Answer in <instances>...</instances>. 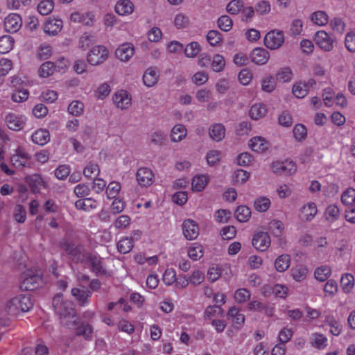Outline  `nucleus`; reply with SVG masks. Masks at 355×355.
I'll return each instance as SVG.
<instances>
[{"mask_svg":"<svg viewBox=\"0 0 355 355\" xmlns=\"http://www.w3.org/2000/svg\"><path fill=\"white\" fill-rule=\"evenodd\" d=\"M55 313L61 320V322L65 326H70L71 320L76 318V311L73 304L69 300H64L62 293L56 294L52 302Z\"/></svg>","mask_w":355,"mask_h":355,"instance_id":"nucleus-1","label":"nucleus"},{"mask_svg":"<svg viewBox=\"0 0 355 355\" xmlns=\"http://www.w3.org/2000/svg\"><path fill=\"white\" fill-rule=\"evenodd\" d=\"M60 248L67 254L68 258L75 263H85L89 251L82 245H76L66 239L59 242Z\"/></svg>","mask_w":355,"mask_h":355,"instance_id":"nucleus-2","label":"nucleus"},{"mask_svg":"<svg viewBox=\"0 0 355 355\" xmlns=\"http://www.w3.org/2000/svg\"><path fill=\"white\" fill-rule=\"evenodd\" d=\"M108 58V50L105 46H94L87 53V60L91 65H98L103 63Z\"/></svg>","mask_w":355,"mask_h":355,"instance_id":"nucleus-3","label":"nucleus"},{"mask_svg":"<svg viewBox=\"0 0 355 355\" xmlns=\"http://www.w3.org/2000/svg\"><path fill=\"white\" fill-rule=\"evenodd\" d=\"M83 263L86 264L90 270L97 275H107V274L103 263L102 259L96 253H91L89 252L85 258V261Z\"/></svg>","mask_w":355,"mask_h":355,"instance_id":"nucleus-4","label":"nucleus"},{"mask_svg":"<svg viewBox=\"0 0 355 355\" xmlns=\"http://www.w3.org/2000/svg\"><path fill=\"white\" fill-rule=\"evenodd\" d=\"M11 162L15 167L31 168L33 162L31 156L23 148L19 147L11 157Z\"/></svg>","mask_w":355,"mask_h":355,"instance_id":"nucleus-5","label":"nucleus"},{"mask_svg":"<svg viewBox=\"0 0 355 355\" xmlns=\"http://www.w3.org/2000/svg\"><path fill=\"white\" fill-rule=\"evenodd\" d=\"M272 171L281 175H291L297 171V166L294 162L286 159L283 162L276 161L272 164Z\"/></svg>","mask_w":355,"mask_h":355,"instance_id":"nucleus-6","label":"nucleus"},{"mask_svg":"<svg viewBox=\"0 0 355 355\" xmlns=\"http://www.w3.org/2000/svg\"><path fill=\"white\" fill-rule=\"evenodd\" d=\"M284 42V33L282 31L273 30L268 32L264 38V44L271 50L280 48Z\"/></svg>","mask_w":355,"mask_h":355,"instance_id":"nucleus-7","label":"nucleus"},{"mask_svg":"<svg viewBox=\"0 0 355 355\" xmlns=\"http://www.w3.org/2000/svg\"><path fill=\"white\" fill-rule=\"evenodd\" d=\"M22 26V19L19 15L11 13L4 20L6 31L10 33H17Z\"/></svg>","mask_w":355,"mask_h":355,"instance_id":"nucleus-8","label":"nucleus"},{"mask_svg":"<svg viewBox=\"0 0 355 355\" xmlns=\"http://www.w3.org/2000/svg\"><path fill=\"white\" fill-rule=\"evenodd\" d=\"M252 245L258 250L265 252L270 245V238L268 233L259 232L254 235Z\"/></svg>","mask_w":355,"mask_h":355,"instance_id":"nucleus-9","label":"nucleus"},{"mask_svg":"<svg viewBox=\"0 0 355 355\" xmlns=\"http://www.w3.org/2000/svg\"><path fill=\"white\" fill-rule=\"evenodd\" d=\"M136 179L141 187H149L154 182L153 171L146 167L139 168L136 173Z\"/></svg>","mask_w":355,"mask_h":355,"instance_id":"nucleus-10","label":"nucleus"},{"mask_svg":"<svg viewBox=\"0 0 355 355\" xmlns=\"http://www.w3.org/2000/svg\"><path fill=\"white\" fill-rule=\"evenodd\" d=\"M75 327L76 334L78 336H83L86 340H92L93 338V327L88 323L78 322L76 319L71 320L69 327Z\"/></svg>","mask_w":355,"mask_h":355,"instance_id":"nucleus-11","label":"nucleus"},{"mask_svg":"<svg viewBox=\"0 0 355 355\" xmlns=\"http://www.w3.org/2000/svg\"><path fill=\"white\" fill-rule=\"evenodd\" d=\"M315 40L319 46L326 51H330L334 48V40L325 31H318Z\"/></svg>","mask_w":355,"mask_h":355,"instance_id":"nucleus-12","label":"nucleus"},{"mask_svg":"<svg viewBox=\"0 0 355 355\" xmlns=\"http://www.w3.org/2000/svg\"><path fill=\"white\" fill-rule=\"evenodd\" d=\"M182 228L184 237L188 240L196 239L199 234L198 225L191 219L185 220L182 225Z\"/></svg>","mask_w":355,"mask_h":355,"instance_id":"nucleus-13","label":"nucleus"},{"mask_svg":"<svg viewBox=\"0 0 355 355\" xmlns=\"http://www.w3.org/2000/svg\"><path fill=\"white\" fill-rule=\"evenodd\" d=\"M63 27L61 19L49 17L44 24V31L49 35L55 36L58 34Z\"/></svg>","mask_w":355,"mask_h":355,"instance_id":"nucleus-14","label":"nucleus"},{"mask_svg":"<svg viewBox=\"0 0 355 355\" xmlns=\"http://www.w3.org/2000/svg\"><path fill=\"white\" fill-rule=\"evenodd\" d=\"M26 182L34 193H40L41 189L47 187V183L40 175L37 173L26 177Z\"/></svg>","mask_w":355,"mask_h":355,"instance_id":"nucleus-15","label":"nucleus"},{"mask_svg":"<svg viewBox=\"0 0 355 355\" xmlns=\"http://www.w3.org/2000/svg\"><path fill=\"white\" fill-rule=\"evenodd\" d=\"M134 53L135 47L131 43H124L120 45L115 51L116 56L123 62L128 61Z\"/></svg>","mask_w":355,"mask_h":355,"instance_id":"nucleus-16","label":"nucleus"},{"mask_svg":"<svg viewBox=\"0 0 355 355\" xmlns=\"http://www.w3.org/2000/svg\"><path fill=\"white\" fill-rule=\"evenodd\" d=\"M42 283V279L40 275H28L24 277L20 284L22 290L33 291L37 288Z\"/></svg>","mask_w":355,"mask_h":355,"instance_id":"nucleus-17","label":"nucleus"},{"mask_svg":"<svg viewBox=\"0 0 355 355\" xmlns=\"http://www.w3.org/2000/svg\"><path fill=\"white\" fill-rule=\"evenodd\" d=\"M7 126L10 130L19 131L21 130L24 125L25 121L22 116H18L13 113H9L5 118Z\"/></svg>","mask_w":355,"mask_h":355,"instance_id":"nucleus-18","label":"nucleus"},{"mask_svg":"<svg viewBox=\"0 0 355 355\" xmlns=\"http://www.w3.org/2000/svg\"><path fill=\"white\" fill-rule=\"evenodd\" d=\"M252 62L258 65L266 64L269 59V53L263 48H255L250 53Z\"/></svg>","mask_w":355,"mask_h":355,"instance_id":"nucleus-19","label":"nucleus"},{"mask_svg":"<svg viewBox=\"0 0 355 355\" xmlns=\"http://www.w3.org/2000/svg\"><path fill=\"white\" fill-rule=\"evenodd\" d=\"M71 295L76 299L80 306L88 304V299L92 296V292L87 288H73L71 289Z\"/></svg>","mask_w":355,"mask_h":355,"instance_id":"nucleus-20","label":"nucleus"},{"mask_svg":"<svg viewBox=\"0 0 355 355\" xmlns=\"http://www.w3.org/2000/svg\"><path fill=\"white\" fill-rule=\"evenodd\" d=\"M225 126L220 123L212 124L209 128V135L214 141H222L225 137Z\"/></svg>","mask_w":355,"mask_h":355,"instance_id":"nucleus-21","label":"nucleus"},{"mask_svg":"<svg viewBox=\"0 0 355 355\" xmlns=\"http://www.w3.org/2000/svg\"><path fill=\"white\" fill-rule=\"evenodd\" d=\"M113 101L117 107L127 109L131 105V98L125 91H120L114 94Z\"/></svg>","mask_w":355,"mask_h":355,"instance_id":"nucleus-22","label":"nucleus"},{"mask_svg":"<svg viewBox=\"0 0 355 355\" xmlns=\"http://www.w3.org/2000/svg\"><path fill=\"white\" fill-rule=\"evenodd\" d=\"M250 148L257 153H263L269 146L268 142L262 137H254L249 141Z\"/></svg>","mask_w":355,"mask_h":355,"instance_id":"nucleus-23","label":"nucleus"},{"mask_svg":"<svg viewBox=\"0 0 355 355\" xmlns=\"http://www.w3.org/2000/svg\"><path fill=\"white\" fill-rule=\"evenodd\" d=\"M187 130L182 124H177L173 126L171 132V139L173 142H178L185 138Z\"/></svg>","mask_w":355,"mask_h":355,"instance_id":"nucleus-24","label":"nucleus"},{"mask_svg":"<svg viewBox=\"0 0 355 355\" xmlns=\"http://www.w3.org/2000/svg\"><path fill=\"white\" fill-rule=\"evenodd\" d=\"M75 207L78 209L89 211L97 207V202L93 198H86L77 200Z\"/></svg>","mask_w":355,"mask_h":355,"instance_id":"nucleus-25","label":"nucleus"},{"mask_svg":"<svg viewBox=\"0 0 355 355\" xmlns=\"http://www.w3.org/2000/svg\"><path fill=\"white\" fill-rule=\"evenodd\" d=\"M50 140L49 132L45 129H40L32 135V141L40 146L47 144Z\"/></svg>","mask_w":355,"mask_h":355,"instance_id":"nucleus-26","label":"nucleus"},{"mask_svg":"<svg viewBox=\"0 0 355 355\" xmlns=\"http://www.w3.org/2000/svg\"><path fill=\"white\" fill-rule=\"evenodd\" d=\"M133 10V3L129 0L120 1L115 6L116 12L120 15L131 14Z\"/></svg>","mask_w":355,"mask_h":355,"instance_id":"nucleus-27","label":"nucleus"},{"mask_svg":"<svg viewBox=\"0 0 355 355\" xmlns=\"http://www.w3.org/2000/svg\"><path fill=\"white\" fill-rule=\"evenodd\" d=\"M290 264L291 258L288 254H282L275 261V269L279 272L286 271L289 268Z\"/></svg>","mask_w":355,"mask_h":355,"instance_id":"nucleus-28","label":"nucleus"},{"mask_svg":"<svg viewBox=\"0 0 355 355\" xmlns=\"http://www.w3.org/2000/svg\"><path fill=\"white\" fill-rule=\"evenodd\" d=\"M208 176L199 175L195 176L191 182L192 189L196 191H201L208 183Z\"/></svg>","mask_w":355,"mask_h":355,"instance_id":"nucleus-29","label":"nucleus"},{"mask_svg":"<svg viewBox=\"0 0 355 355\" xmlns=\"http://www.w3.org/2000/svg\"><path fill=\"white\" fill-rule=\"evenodd\" d=\"M14 39L10 35L0 37V53L5 54L11 51L14 45Z\"/></svg>","mask_w":355,"mask_h":355,"instance_id":"nucleus-30","label":"nucleus"},{"mask_svg":"<svg viewBox=\"0 0 355 355\" xmlns=\"http://www.w3.org/2000/svg\"><path fill=\"white\" fill-rule=\"evenodd\" d=\"M17 297H14L7 301L5 305V311L11 315H17L20 313Z\"/></svg>","mask_w":355,"mask_h":355,"instance_id":"nucleus-31","label":"nucleus"},{"mask_svg":"<svg viewBox=\"0 0 355 355\" xmlns=\"http://www.w3.org/2000/svg\"><path fill=\"white\" fill-rule=\"evenodd\" d=\"M19 302L20 312H26L32 309L33 303L29 295H19L17 296Z\"/></svg>","mask_w":355,"mask_h":355,"instance_id":"nucleus-32","label":"nucleus"},{"mask_svg":"<svg viewBox=\"0 0 355 355\" xmlns=\"http://www.w3.org/2000/svg\"><path fill=\"white\" fill-rule=\"evenodd\" d=\"M55 70L53 62L47 61L44 62L38 69V74L40 77L46 78L51 76Z\"/></svg>","mask_w":355,"mask_h":355,"instance_id":"nucleus-33","label":"nucleus"},{"mask_svg":"<svg viewBox=\"0 0 355 355\" xmlns=\"http://www.w3.org/2000/svg\"><path fill=\"white\" fill-rule=\"evenodd\" d=\"M143 81L148 87L153 86L157 82L156 71L153 68L148 69L143 76Z\"/></svg>","mask_w":355,"mask_h":355,"instance_id":"nucleus-34","label":"nucleus"},{"mask_svg":"<svg viewBox=\"0 0 355 355\" xmlns=\"http://www.w3.org/2000/svg\"><path fill=\"white\" fill-rule=\"evenodd\" d=\"M341 202L346 206L355 205V189L353 188L347 189L341 196Z\"/></svg>","mask_w":355,"mask_h":355,"instance_id":"nucleus-35","label":"nucleus"},{"mask_svg":"<svg viewBox=\"0 0 355 355\" xmlns=\"http://www.w3.org/2000/svg\"><path fill=\"white\" fill-rule=\"evenodd\" d=\"M302 217L306 220H311L317 213L316 205L311 202L304 205L302 209Z\"/></svg>","mask_w":355,"mask_h":355,"instance_id":"nucleus-36","label":"nucleus"},{"mask_svg":"<svg viewBox=\"0 0 355 355\" xmlns=\"http://www.w3.org/2000/svg\"><path fill=\"white\" fill-rule=\"evenodd\" d=\"M267 110L266 105L263 104H255L250 110V115L252 119L257 120L265 116Z\"/></svg>","mask_w":355,"mask_h":355,"instance_id":"nucleus-37","label":"nucleus"},{"mask_svg":"<svg viewBox=\"0 0 355 355\" xmlns=\"http://www.w3.org/2000/svg\"><path fill=\"white\" fill-rule=\"evenodd\" d=\"M251 215L250 208L246 206H239L235 211V217L238 221L243 223L248 220Z\"/></svg>","mask_w":355,"mask_h":355,"instance_id":"nucleus-38","label":"nucleus"},{"mask_svg":"<svg viewBox=\"0 0 355 355\" xmlns=\"http://www.w3.org/2000/svg\"><path fill=\"white\" fill-rule=\"evenodd\" d=\"M54 8V2L53 0H43L37 5V10L42 15H47L52 12Z\"/></svg>","mask_w":355,"mask_h":355,"instance_id":"nucleus-39","label":"nucleus"},{"mask_svg":"<svg viewBox=\"0 0 355 355\" xmlns=\"http://www.w3.org/2000/svg\"><path fill=\"white\" fill-rule=\"evenodd\" d=\"M308 270L306 267L299 266L291 270V276L297 282H302L306 278Z\"/></svg>","mask_w":355,"mask_h":355,"instance_id":"nucleus-40","label":"nucleus"},{"mask_svg":"<svg viewBox=\"0 0 355 355\" xmlns=\"http://www.w3.org/2000/svg\"><path fill=\"white\" fill-rule=\"evenodd\" d=\"M269 230L273 236L278 237L283 234L284 227L282 221L274 219L269 223Z\"/></svg>","mask_w":355,"mask_h":355,"instance_id":"nucleus-41","label":"nucleus"},{"mask_svg":"<svg viewBox=\"0 0 355 355\" xmlns=\"http://www.w3.org/2000/svg\"><path fill=\"white\" fill-rule=\"evenodd\" d=\"M201 50L200 45L197 42L189 43L184 49V54L187 58L196 57Z\"/></svg>","mask_w":355,"mask_h":355,"instance_id":"nucleus-42","label":"nucleus"},{"mask_svg":"<svg viewBox=\"0 0 355 355\" xmlns=\"http://www.w3.org/2000/svg\"><path fill=\"white\" fill-rule=\"evenodd\" d=\"M133 248V243L128 237L121 239L117 243V249L119 252L127 254L131 251Z\"/></svg>","mask_w":355,"mask_h":355,"instance_id":"nucleus-43","label":"nucleus"},{"mask_svg":"<svg viewBox=\"0 0 355 355\" xmlns=\"http://www.w3.org/2000/svg\"><path fill=\"white\" fill-rule=\"evenodd\" d=\"M270 205V200L266 197H259L254 201V206L257 211L259 212L266 211Z\"/></svg>","mask_w":355,"mask_h":355,"instance_id":"nucleus-44","label":"nucleus"},{"mask_svg":"<svg viewBox=\"0 0 355 355\" xmlns=\"http://www.w3.org/2000/svg\"><path fill=\"white\" fill-rule=\"evenodd\" d=\"M311 20L318 26H324L328 23L327 14L324 11H317L311 15Z\"/></svg>","mask_w":355,"mask_h":355,"instance_id":"nucleus-45","label":"nucleus"},{"mask_svg":"<svg viewBox=\"0 0 355 355\" xmlns=\"http://www.w3.org/2000/svg\"><path fill=\"white\" fill-rule=\"evenodd\" d=\"M293 94L299 98H304L308 94V85L306 83H298L293 87Z\"/></svg>","mask_w":355,"mask_h":355,"instance_id":"nucleus-46","label":"nucleus"},{"mask_svg":"<svg viewBox=\"0 0 355 355\" xmlns=\"http://www.w3.org/2000/svg\"><path fill=\"white\" fill-rule=\"evenodd\" d=\"M167 139L166 135L160 130L153 132L150 135V144L156 146L164 145Z\"/></svg>","mask_w":355,"mask_h":355,"instance_id":"nucleus-47","label":"nucleus"},{"mask_svg":"<svg viewBox=\"0 0 355 355\" xmlns=\"http://www.w3.org/2000/svg\"><path fill=\"white\" fill-rule=\"evenodd\" d=\"M331 268L328 266H322L315 270V277L320 282H324L331 275Z\"/></svg>","mask_w":355,"mask_h":355,"instance_id":"nucleus-48","label":"nucleus"},{"mask_svg":"<svg viewBox=\"0 0 355 355\" xmlns=\"http://www.w3.org/2000/svg\"><path fill=\"white\" fill-rule=\"evenodd\" d=\"M100 173V168L97 164L89 162L84 168L83 174L87 178L97 177Z\"/></svg>","mask_w":355,"mask_h":355,"instance_id":"nucleus-49","label":"nucleus"},{"mask_svg":"<svg viewBox=\"0 0 355 355\" xmlns=\"http://www.w3.org/2000/svg\"><path fill=\"white\" fill-rule=\"evenodd\" d=\"M293 72L289 67L280 69L276 75L277 80L282 83L290 82L293 78Z\"/></svg>","mask_w":355,"mask_h":355,"instance_id":"nucleus-50","label":"nucleus"},{"mask_svg":"<svg viewBox=\"0 0 355 355\" xmlns=\"http://www.w3.org/2000/svg\"><path fill=\"white\" fill-rule=\"evenodd\" d=\"M354 278L350 274H345L343 275L340 279V284L345 292L349 293L352 289L354 285Z\"/></svg>","mask_w":355,"mask_h":355,"instance_id":"nucleus-51","label":"nucleus"},{"mask_svg":"<svg viewBox=\"0 0 355 355\" xmlns=\"http://www.w3.org/2000/svg\"><path fill=\"white\" fill-rule=\"evenodd\" d=\"M217 23L220 29L225 32L230 31L233 25L232 19L227 15H223L219 17Z\"/></svg>","mask_w":355,"mask_h":355,"instance_id":"nucleus-52","label":"nucleus"},{"mask_svg":"<svg viewBox=\"0 0 355 355\" xmlns=\"http://www.w3.org/2000/svg\"><path fill=\"white\" fill-rule=\"evenodd\" d=\"M250 173L243 169H238L234 172L232 178L236 184H243L249 178Z\"/></svg>","mask_w":355,"mask_h":355,"instance_id":"nucleus-53","label":"nucleus"},{"mask_svg":"<svg viewBox=\"0 0 355 355\" xmlns=\"http://www.w3.org/2000/svg\"><path fill=\"white\" fill-rule=\"evenodd\" d=\"M325 322L330 327V331L333 335L338 336L340 334L342 327L334 317H327Z\"/></svg>","mask_w":355,"mask_h":355,"instance_id":"nucleus-54","label":"nucleus"},{"mask_svg":"<svg viewBox=\"0 0 355 355\" xmlns=\"http://www.w3.org/2000/svg\"><path fill=\"white\" fill-rule=\"evenodd\" d=\"M13 216L17 223H24L26 218V211L24 207L21 205H17L14 209Z\"/></svg>","mask_w":355,"mask_h":355,"instance_id":"nucleus-55","label":"nucleus"},{"mask_svg":"<svg viewBox=\"0 0 355 355\" xmlns=\"http://www.w3.org/2000/svg\"><path fill=\"white\" fill-rule=\"evenodd\" d=\"M121 189V185L117 182H110L106 189V195L109 199L114 198L119 194Z\"/></svg>","mask_w":355,"mask_h":355,"instance_id":"nucleus-56","label":"nucleus"},{"mask_svg":"<svg viewBox=\"0 0 355 355\" xmlns=\"http://www.w3.org/2000/svg\"><path fill=\"white\" fill-rule=\"evenodd\" d=\"M225 66V61L223 55L216 54L214 56L211 67L215 72H220Z\"/></svg>","mask_w":355,"mask_h":355,"instance_id":"nucleus-57","label":"nucleus"},{"mask_svg":"<svg viewBox=\"0 0 355 355\" xmlns=\"http://www.w3.org/2000/svg\"><path fill=\"white\" fill-rule=\"evenodd\" d=\"M327 339L322 334H313L311 337V344L316 348L322 349L326 347Z\"/></svg>","mask_w":355,"mask_h":355,"instance_id":"nucleus-58","label":"nucleus"},{"mask_svg":"<svg viewBox=\"0 0 355 355\" xmlns=\"http://www.w3.org/2000/svg\"><path fill=\"white\" fill-rule=\"evenodd\" d=\"M83 104L78 101H72L69 107H68V112L74 116H78L80 115L83 112Z\"/></svg>","mask_w":355,"mask_h":355,"instance_id":"nucleus-59","label":"nucleus"},{"mask_svg":"<svg viewBox=\"0 0 355 355\" xmlns=\"http://www.w3.org/2000/svg\"><path fill=\"white\" fill-rule=\"evenodd\" d=\"M326 218L329 220H336L340 216V210L335 205H330L325 211Z\"/></svg>","mask_w":355,"mask_h":355,"instance_id":"nucleus-60","label":"nucleus"},{"mask_svg":"<svg viewBox=\"0 0 355 355\" xmlns=\"http://www.w3.org/2000/svg\"><path fill=\"white\" fill-rule=\"evenodd\" d=\"M234 298L238 303L245 302L250 300V293L245 288H239L235 292Z\"/></svg>","mask_w":355,"mask_h":355,"instance_id":"nucleus-61","label":"nucleus"},{"mask_svg":"<svg viewBox=\"0 0 355 355\" xmlns=\"http://www.w3.org/2000/svg\"><path fill=\"white\" fill-rule=\"evenodd\" d=\"M223 311L220 306H209L205 311L204 315L205 318H211L215 315L222 316Z\"/></svg>","mask_w":355,"mask_h":355,"instance_id":"nucleus-62","label":"nucleus"},{"mask_svg":"<svg viewBox=\"0 0 355 355\" xmlns=\"http://www.w3.org/2000/svg\"><path fill=\"white\" fill-rule=\"evenodd\" d=\"M130 224V218L128 215H121L114 223V226L117 230L126 228Z\"/></svg>","mask_w":355,"mask_h":355,"instance_id":"nucleus-63","label":"nucleus"},{"mask_svg":"<svg viewBox=\"0 0 355 355\" xmlns=\"http://www.w3.org/2000/svg\"><path fill=\"white\" fill-rule=\"evenodd\" d=\"M346 48L350 52H355V32L347 33L345 41Z\"/></svg>","mask_w":355,"mask_h":355,"instance_id":"nucleus-64","label":"nucleus"}]
</instances>
